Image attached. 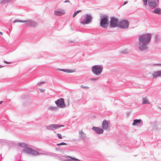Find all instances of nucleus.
<instances>
[{
    "mask_svg": "<svg viewBox=\"0 0 161 161\" xmlns=\"http://www.w3.org/2000/svg\"><path fill=\"white\" fill-rule=\"evenodd\" d=\"M143 104H149L150 103L148 101V100L146 97L143 98L142 99Z\"/></svg>",
    "mask_w": 161,
    "mask_h": 161,
    "instance_id": "4be33fe9",
    "label": "nucleus"
},
{
    "mask_svg": "<svg viewBox=\"0 0 161 161\" xmlns=\"http://www.w3.org/2000/svg\"><path fill=\"white\" fill-rule=\"evenodd\" d=\"M151 38L150 34H147L141 36L139 38V42L142 44H147Z\"/></svg>",
    "mask_w": 161,
    "mask_h": 161,
    "instance_id": "f03ea898",
    "label": "nucleus"
},
{
    "mask_svg": "<svg viewBox=\"0 0 161 161\" xmlns=\"http://www.w3.org/2000/svg\"><path fill=\"white\" fill-rule=\"evenodd\" d=\"M65 13V11L63 10H58L55 11L54 12V14L58 16H60L64 14Z\"/></svg>",
    "mask_w": 161,
    "mask_h": 161,
    "instance_id": "f3484780",
    "label": "nucleus"
},
{
    "mask_svg": "<svg viewBox=\"0 0 161 161\" xmlns=\"http://www.w3.org/2000/svg\"><path fill=\"white\" fill-rule=\"evenodd\" d=\"M92 17L91 14H86L84 19H81L80 23L82 24H88L90 23L92 20Z\"/></svg>",
    "mask_w": 161,
    "mask_h": 161,
    "instance_id": "423d86ee",
    "label": "nucleus"
},
{
    "mask_svg": "<svg viewBox=\"0 0 161 161\" xmlns=\"http://www.w3.org/2000/svg\"><path fill=\"white\" fill-rule=\"evenodd\" d=\"M153 65H161V64H153Z\"/></svg>",
    "mask_w": 161,
    "mask_h": 161,
    "instance_id": "e433bc0d",
    "label": "nucleus"
},
{
    "mask_svg": "<svg viewBox=\"0 0 161 161\" xmlns=\"http://www.w3.org/2000/svg\"><path fill=\"white\" fill-rule=\"evenodd\" d=\"M17 22L24 23L25 22V21H24V20H18V19H15V20H14L13 21L14 23H15Z\"/></svg>",
    "mask_w": 161,
    "mask_h": 161,
    "instance_id": "bb28decb",
    "label": "nucleus"
},
{
    "mask_svg": "<svg viewBox=\"0 0 161 161\" xmlns=\"http://www.w3.org/2000/svg\"><path fill=\"white\" fill-rule=\"evenodd\" d=\"M55 103L57 108H63L66 107L64 98H61L55 101Z\"/></svg>",
    "mask_w": 161,
    "mask_h": 161,
    "instance_id": "39448f33",
    "label": "nucleus"
},
{
    "mask_svg": "<svg viewBox=\"0 0 161 161\" xmlns=\"http://www.w3.org/2000/svg\"><path fill=\"white\" fill-rule=\"evenodd\" d=\"M80 87L81 88L87 89L89 88V87L87 86H84L83 85L81 86Z\"/></svg>",
    "mask_w": 161,
    "mask_h": 161,
    "instance_id": "7c9ffc66",
    "label": "nucleus"
},
{
    "mask_svg": "<svg viewBox=\"0 0 161 161\" xmlns=\"http://www.w3.org/2000/svg\"><path fill=\"white\" fill-rule=\"evenodd\" d=\"M92 130L98 134H102L103 132V129L100 127H93Z\"/></svg>",
    "mask_w": 161,
    "mask_h": 161,
    "instance_id": "9d476101",
    "label": "nucleus"
},
{
    "mask_svg": "<svg viewBox=\"0 0 161 161\" xmlns=\"http://www.w3.org/2000/svg\"><path fill=\"white\" fill-rule=\"evenodd\" d=\"M67 145V144L65 143L62 142L59 143H58L57 144V145L58 146H61V145Z\"/></svg>",
    "mask_w": 161,
    "mask_h": 161,
    "instance_id": "cd10ccee",
    "label": "nucleus"
},
{
    "mask_svg": "<svg viewBox=\"0 0 161 161\" xmlns=\"http://www.w3.org/2000/svg\"><path fill=\"white\" fill-rule=\"evenodd\" d=\"M3 67V66L1 65H0V68H2Z\"/></svg>",
    "mask_w": 161,
    "mask_h": 161,
    "instance_id": "a19ab883",
    "label": "nucleus"
},
{
    "mask_svg": "<svg viewBox=\"0 0 161 161\" xmlns=\"http://www.w3.org/2000/svg\"><path fill=\"white\" fill-rule=\"evenodd\" d=\"M64 125H58L57 124V129L61 127H64Z\"/></svg>",
    "mask_w": 161,
    "mask_h": 161,
    "instance_id": "2f4dec72",
    "label": "nucleus"
},
{
    "mask_svg": "<svg viewBox=\"0 0 161 161\" xmlns=\"http://www.w3.org/2000/svg\"><path fill=\"white\" fill-rule=\"evenodd\" d=\"M11 0H2L0 1V4H2L3 3H8L10 2Z\"/></svg>",
    "mask_w": 161,
    "mask_h": 161,
    "instance_id": "b1692460",
    "label": "nucleus"
},
{
    "mask_svg": "<svg viewBox=\"0 0 161 161\" xmlns=\"http://www.w3.org/2000/svg\"><path fill=\"white\" fill-rule=\"evenodd\" d=\"M48 109L51 111H57L58 110V108L57 107L50 106L48 108Z\"/></svg>",
    "mask_w": 161,
    "mask_h": 161,
    "instance_id": "412c9836",
    "label": "nucleus"
},
{
    "mask_svg": "<svg viewBox=\"0 0 161 161\" xmlns=\"http://www.w3.org/2000/svg\"><path fill=\"white\" fill-rule=\"evenodd\" d=\"M129 22L127 20H122L118 23V27L122 29H127L129 27Z\"/></svg>",
    "mask_w": 161,
    "mask_h": 161,
    "instance_id": "6e6552de",
    "label": "nucleus"
},
{
    "mask_svg": "<svg viewBox=\"0 0 161 161\" xmlns=\"http://www.w3.org/2000/svg\"><path fill=\"white\" fill-rule=\"evenodd\" d=\"M54 133H56V132L55 131H54Z\"/></svg>",
    "mask_w": 161,
    "mask_h": 161,
    "instance_id": "c03bdc74",
    "label": "nucleus"
},
{
    "mask_svg": "<svg viewBox=\"0 0 161 161\" xmlns=\"http://www.w3.org/2000/svg\"><path fill=\"white\" fill-rule=\"evenodd\" d=\"M26 23L25 24L27 26H30L31 27L35 26L36 25V22L30 20H24Z\"/></svg>",
    "mask_w": 161,
    "mask_h": 161,
    "instance_id": "9b49d317",
    "label": "nucleus"
},
{
    "mask_svg": "<svg viewBox=\"0 0 161 161\" xmlns=\"http://www.w3.org/2000/svg\"><path fill=\"white\" fill-rule=\"evenodd\" d=\"M148 3L151 8H154L159 6V0H148Z\"/></svg>",
    "mask_w": 161,
    "mask_h": 161,
    "instance_id": "0eeeda50",
    "label": "nucleus"
},
{
    "mask_svg": "<svg viewBox=\"0 0 161 161\" xmlns=\"http://www.w3.org/2000/svg\"><path fill=\"white\" fill-rule=\"evenodd\" d=\"M64 3H70L69 1L68 0H65V1H64Z\"/></svg>",
    "mask_w": 161,
    "mask_h": 161,
    "instance_id": "4c0bfd02",
    "label": "nucleus"
},
{
    "mask_svg": "<svg viewBox=\"0 0 161 161\" xmlns=\"http://www.w3.org/2000/svg\"><path fill=\"white\" fill-rule=\"evenodd\" d=\"M108 122L106 120H104L102 123V127L104 130L108 129Z\"/></svg>",
    "mask_w": 161,
    "mask_h": 161,
    "instance_id": "dca6fc26",
    "label": "nucleus"
},
{
    "mask_svg": "<svg viewBox=\"0 0 161 161\" xmlns=\"http://www.w3.org/2000/svg\"><path fill=\"white\" fill-rule=\"evenodd\" d=\"M160 109L161 110V108H160Z\"/></svg>",
    "mask_w": 161,
    "mask_h": 161,
    "instance_id": "a18cd8bd",
    "label": "nucleus"
},
{
    "mask_svg": "<svg viewBox=\"0 0 161 161\" xmlns=\"http://www.w3.org/2000/svg\"><path fill=\"white\" fill-rule=\"evenodd\" d=\"M81 11V10H78L75 11L73 14V17H75L78 13Z\"/></svg>",
    "mask_w": 161,
    "mask_h": 161,
    "instance_id": "393cba45",
    "label": "nucleus"
},
{
    "mask_svg": "<svg viewBox=\"0 0 161 161\" xmlns=\"http://www.w3.org/2000/svg\"><path fill=\"white\" fill-rule=\"evenodd\" d=\"M46 129L48 130H53L57 129V124H51L45 126Z\"/></svg>",
    "mask_w": 161,
    "mask_h": 161,
    "instance_id": "f8f14e48",
    "label": "nucleus"
},
{
    "mask_svg": "<svg viewBox=\"0 0 161 161\" xmlns=\"http://www.w3.org/2000/svg\"><path fill=\"white\" fill-rule=\"evenodd\" d=\"M58 137V138L59 139H62V136H61V135L60 133H58L57 134Z\"/></svg>",
    "mask_w": 161,
    "mask_h": 161,
    "instance_id": "c756f323",
    "label": "nucleus"
},
{
    "mask_svg": "<svg viewBox=\"0 0 161 161\" xmlns=\"http://www.w3.org/2000/svg\"><path fill=\"white\" fill-rule=\"evenodd\" d=\"M0 142L3 143H5L8 145H9V143H10V142L9 141L6 140H3L0 141Z\"/></svg>",
    "mask_w": 161,
    "mask_h": 161,
    "instance_id": "a878e982",
    "label": "nucleus"
},
{
    "mask_svg": "<svg viewBox=\"0 0 161 161\" xmlns=\"http://www.w3.org/2000/svg\"><path fill=\"white\" fill-rule=\"evenodd\" d=\"M128 3V2H127V1H126V2H125L124 3V4H123V5H125L126 4H127Z\"/></svg>",
    "mask_w": 161,
    "mask_h": 161,
    "instance_id": "58836bf2",
    "label": "nucleus"
},
{
    "mask_svg": "<svg viewBox=\"0 0 161 161\" xmlns=\"http://www.w3.org/2000/svg\"><path fill=\"white\" fill-rule=\"evenodd\" d=\"M109 22L106 15H103L101 17L100 25L102 28H106L108 26Z\"/></svg>",
    "mask_w": 161,
    "mask_h": 161,
    "instance_id": "20e7f679",
    "label": "nucleus"
},
{
    "mask_svg": "<svg viewBox=\"0 0 161 161\" xmlns=\"http://www.w3.org/2000/svg\"><path fill=\"white\" fill-rule=\"evenodd\" d=\"M103 69V66L102 65H96L92 66V73L96 75H99L102 73Z\"/></svg>",
    "mask_w": 161,
    "mask_h": 161,
    "instance_id": "7ed1b4c3",
    "label": "nucleus"
},
{
    "mask_svg": "<svg viewBox=\"0 0 161 161\" xmlns=\"http://www.w3.org/2000/svg\"><path fill=\"white\" fill-rule=\"evenodd\" d=\"M118 19L115 17H111L109 26L110 27H115L118 26Z\"/></svg>",
    "mask_w": 161,
    "mask_h": 161,
    "instance_id": "1a4fd4ad",
    "label": "nucleus"
},
{
    "mask_svg": "<svg viewBox=\"0 0 161 161\" xmlns=\"http://www.w3.org/2000/svg\"><path fill=\"white\" fill-rule=\"evenodd\" d=\"M80 138L83 140H84L86 138V135L82 130H80L79 131Z\"/></svg>",
    "mask_w": 161,
    "mask_h": 161,
    "instance_id": "4468645a",
    "label": "nucleus"
},
{
    "mask_svg": "<svg viewBox=\"0 0 161 161\" xmlns=\"http://www.w3.org/2000/svg\"><path fill=\"white\" fill-rule=\"evenodd\" d=\"M39 90L40 92H44L45 91V90L44 89H39Z\"/></svg>",
    "mask_w": 161,
    "mask_h": 161,
    "instance_id": "c9c22d12",
    "label": "nucleus"
},
{
    "mask_svg": "<svg viewBox=\"0 0 161 161\" xmlns=\"http://www.w3.org/2000/svg\"><path fill=\"white\" fill-rule=\"evenodd\" d=\"M3 102V101H0V104H1Z\"/></svg>",
    "mask_w": 161,
    "mask_h": 161,
    "instance_id": "79ce46f5",
    "label": "nucleus"
},
{
    "mask_svg": "<svg viewBox=\"0 0 161 161\" xmlns=\"http://www.w3.org/2000/svg\"><path fill=\"white\" fill-rule=\"evenodd\" d=\"M70 158L66 159L64 160V161H79L78 159L73 158L71 157H69Z\"/></svg>",
    "mask_w": 161,
    "mask_h": 161,
    "instance_id": "5701e85b",
    "label": "nucleus"
},
{
    "mask_svg": "<svg viewBox=\"0 0 161 161\" xmlns=\"http://www.w3.org/2000/svg\"><path fill=\"white\" fill-rule=\"evenodd\" d=\"M44 82H39L38 84H37V85H41V84H42Z\"/></svg>",
    "mask_w": 161,
    "mask_h": 161,
    "instance_id": "f704fd0d",
    "label": "nucleus"
},
{
    "mask_svg": "<svg viewBox=\"0 0 161 161\" xmlns=\"http://www.w3.org/2000/svg\"><path fill=\"white\" fill-rule=\"evenodd\" d=\"M143 4L144 5H147V0H143Z\"/></svg>",
    "mask_w": 161,
    "mask_h": 161,
    "instance_id": "c85d7f7f",
    "label": "nucleus"
},
{
    "mask_svg": "<svg viewBox=\"0 0 161 161\" xmlns=\"http://www.w3.org/2000/svg\"><path fill=\"white\" fill-rule=\"evenodd\" d=\"M4 62L5 63H7V64H9V63H10L8 62H6V61H5V60H4Z\"/></svg>",
    "mask_w": 161,
    "mask_h": 161,
    "instance_id": "ea45409f",
    "label": "nucleus"
},
{
    "mask_svg": "<svg viewBox=\"0 0 161 161\" xmlns=\"http://www.w3.org/2000/svg\"><path fill=\"white\" fill-rule=\"evenodd\" d=\"M127 52V51L126 50H124L121 52V53H126Z\"/></svg>",
    "mask_w": 161,
    "mask_h": 161,
    "instance_id": "72a5a7b5",
    "label": "nucleus"
},
{
    "mask_svg": "<svg viewBox=\"0 0 161 161\" xmlns=\"http://www.w3.org/2000/svg\"><path fill=\"white\" fill-rule=\"evenodd\" d=\"M18 146L24 148L22 150V153L31 156H35L43 154L39 149L36 150L31 148L28 145L23 143H19Z\"/></svg>",
    "mask_w": 161,
    "mask_h": 161,
    "instance_id": "f257e3e1",
    "label": "nucleus"
},
{
    "mask_svg": "<svg viewBox=\"0 0 161 161\" xmlns=\"http://www.w3.org/2000/svg\"><path fill=\"white\" fill-rule=\"evenodd\" d=\"M0 34L2 35L3 34V33L0 31Z\"/></svg>",
    "mask_w": 161,
    "mask_h": 161,
    "instance_id": "37998d69",
    "label": "nucleus"
},
{
    "mask_svg": "<svg viewBox=\"0 0 161 161\" xmlns=\"http://www.w3.org/2000/svg\"><path fill=\"white\" fill-rule=\"evenodd\" d=\"M147 44H142L140 43L139 44V49L141 51H144L147 49Z\"/></svg>",
    "mask_w": 161,
    "mask_h": 161,
    "instance_id": "2eb2a0df",
    "label": "nucleus"
},
{
    "mask_svg": "<svg viewBox=\"0 0 161 161\" xmlns=\"http://www.w3.org/2000/svg\"><path fill=\"white\" fill-rule=\"evenodd\" d=\"M153 78L161 77V70L155 72L153 74Z\"/></svg>",
    "mask_w": 161,
    "mask_h": 161,
    "instance_id": "a211bd4d",
    "label": "nucleus"
},
{
    "mask_svg": "<svg viewBox=\"0 0 161 161\" xmlns=\"http://www.w3.org/2000/svg\"><path fill=\"white\" fill-rule=\"evenodd\" d=\"M152 12L155 14H161V9L160 8H156L152 11Z\"/></svg>",
    "mask_w": 161,
    "mask_h": 161,
    "instance_id": "aec40b11",
    "label": "nucleus"
},
{
    "mask_svg": "<svg viewBox=\"0 0 161 161\" xmlns=\"http://www.w3.org/2000/svg\"><path fill=\"white\" fill-rule=\"evenodd\" d=\"M142 120L139 119H135L134 120L133 122L132 123L133 125L140 126L142 125V123L141 122Z\"/></svg>",
    "mask_w": 161,
    "mask_h": 161,
    "instance_id": "ddd939ff",
    "label": "nucleus"
},
{
    "mask_svg": "<svg viewBox=\"0 0 161 161\" xmlns=\"http://www.w3.org/2000/svg\"><path fill=\"white\" fill-rule=\"evenodd\" d=\"M98 79V78H91L90 79V80H91V81H95V80H97Z\"/></svg>",
    "mask_w": 161,
    "mask_h": 161,
    "instance_id": "473e14b6",
    "label": "nucleus"
},
{
    "mask_svg": "<svg viewBox=\"0 0 161 161\" xmlns=\"http://www.w3.org/2000/svg\"><path fill=\"white\" fill-rule=\"evenodd\" d=\"M58 69L61 71L68 73H71L75 71L73 70L69 69Z\"/></svg>",
    "mask_w": 161,
    "mask_h": 161,
    "instance_id": "6ab92c4d",
    "label": "nucleus"
}]
</instances>
